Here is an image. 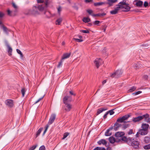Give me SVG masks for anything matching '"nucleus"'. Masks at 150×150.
Masks as SVG:
<instances>
[{"instance_id":"obj_35","label":"nucleus","mask_w":150,"mask_h":150,"mask_svg":"<svg viewBox=\"0 0 150 150\" xmlns=\"http://www.w3.org/2000/svg\"><path fill=\"white\" fill-rule=\"evenodd\" d=\"M117 6L115 9L118 11L120 8L122 9V5L118 4L117 5Z\"/></svg>"},{"instance_id":"obj_7","label":"nucleus","mask_w":150,"mask_h":150,"mask_svg":"<svg viewBox=\"0 0 150 150\" xmlns=\"http://www.w3.org/2000/svg\"><path fill=\"white\" fill-rule=\"evenodd\" d=\"M5 45L8 48V52L9 53V55L11 56L12 55V49L11 47L8 44L7 41L6 40L5 41Z\"/></svg>"},{"instance_id":"obj_28","label":"nucleus","mask_w":150,"mask_h":150,"mask_svg":"<svg viewBox=\"0 0 150 150\" xmlns=\"http://www.w3.org/2000/svg\"><path fill=\"white\" fill-rule=\"evenodd\" d=\"M43 129L42 128H40L37 131L36 135V138L40 134L42 130Z\"/></svg>"},{"instance_id":"obj_57","label":"nucleus","mask_w":150,"mask_h":150,"mask_svg":"<svg viewBox=\"0 0 150 150\" xmlns=\"http://www.w3.org/2000/svg\"><path fill=\"white\" fill-rule=\"evenodd\" d=\"M106 27L107 26L106 25H105L104 26L103 29L104 32H105Z\"/></svg>"},{"instance_id":"obj_25","label":"nucleus","mask_w":150,"mask_h":150,"mask_svg":"<svg viewBox=\"0 0 150 150\" xmlns=\"http://www.w3.org/2000/svg\"><path fill=\"white\" fill-rule=\"evenodd\" d=\"M62 18H58L56 21L55 24L56 25H60L62 21Z\"/></svg>"},{"instance_id":"obj_31","label":"nucleus","mask_w":150,"mask_h":150,"mask_svg":"<svg viewBox=\"0 0 150 150\" xmlns=\"http://www.w3.org/2000/svg\"><path fill=\"white\" fill-rule=\"evenodd\" d=\"M83 21L84 22L88 23L90 21V20L88 18L84 17L83 18Z\"/></svg>"},{"instance_id":"obj_30","label":"nucleus","mask_w":150,"mask_h":150,"mask_svg":"<svg viewBox=\"0 0 150 150\" xmlns=\"http://www.w3.org/2000/svg\"><path fill=\"white\" fill-rule=\"evenodd\" d=\"M63 62V60L61 59L60 61L59 62L57 66V68H59L61 67L62 65V63Z\"/></svg>"},{"instance_id":"obj_61","label":"nucleus","mask_w":150,"mask_h":150,"mask_svg":"<svg viewBox=\"0 0 150 150\" xmlns=\"http://www.w3.org/2000/svg\"><path fill=\"white\" fill-rule=\"evenodd\" d=\"M69 93L71 95H73L74 96L75 95V94L73 92L71 91H70Z\"/></svg>"},{"instance_id":"obj_15","label":"nucleus","mask_w":150,"mask_h":150,"mask_svg":"<svg viewBox=\"0 0 150 150\" xmlns=\"http://www.w3.org/2000/svg\"><path fill=\"white\" fill-rule=\"evenodd\" d=\"M148 130L144 129H141L139 130V133L142 135H144L147 134Z\"/></svg>"},{"instance_id":"obj_51","label":"nucleus","mask_w":150,"mask_h":150,"mask_svg":"<svg viewBox=\"0 0 150 150\" xmlns=\"http://www.w3.org/2000/svg\"><path fill=\"white\" fill-rule=\"evenodd\" d=\"M149 5L148 2L147 1H145L144 4V6L145 7H146Z\"/></svg>"},{"instance_id":"obj_54","label":"nucleus","mask_w":150,"mask_h":150,"mask_svg":"<svg viewBox=\"0 0 150 150\" xmlns=\"http://www.w3.org/2000/svg\"><path fill=\"white\" fill-rule=\"evenodd\" d=\"M100 23V21H94L93 23L95 25H97L99 24Z\"/></svg>"},{"instance_id":"obj_34","label":"nucleus","mask_w":150,"mask_h":150,"mask_svg":"<svg viewBox=\"0 0 150 150\" xmlns=\"http://www.w3.org/2000/svg\"><path fill=\"white\" fill-rule=\"evenodd\" d=\"M144 141L146 143L149 142L150 141V138L148 137H145L144 138Z\"/></svg>"},{"instance_id":"obj_26","label":"nucleus","mask_w":150,"mask_h":150,"mask_svg":"<svg viewBox=\"0 0 150 150\" xmlns=\"http://www.w3.org/2000/svg\"><path fill=\"white\" fill-rule=\"evenodd\" d=\"M12 6L13 7V8L15 9V10L14 11V12L15 13L17 12L18 11V6L13 2H12Z\"/></svg>"},{"instance_id":"obj_52","label":"nucleus","mask_w":150,"mask_h":150,"mask_svg":"<svg viewBox=\"0 0 150 150\" xmlns=\"http://www.w3.org/2000/svg\"><path fill=\"white\" fill-rule=\"evenodd\" d=\"M142 92L141 91H138L135 93H133V94L135 95H138L140 93H141Z\"/></svg>"},{"instance_id":"obj_9","label":"nucleus","mask_w":150,"mask_h":150,"mask_svg":"<svg viewBox=\"0 0 150 150\" xmlns=\"http://www.w3.org/2000/svg\"><path fill=\"white\" fill-rule=\"evenodd\" d=\"M56 117V115L55 114L51 115L48 122V124L49 125H51L54 122L55 119Z\"/></svg>"},{"instance_id":"obj_1","label":"nucleus","mask_w":150,"mask_h":150,"mask_svg":"<svg viewBox=\"0 0 150 150\" xmlns=\"http://www.w3.org/2000/svg\"><path fill=\"white\" fill-rule=\"evenodd\" d=\"M49 0H45V2L44 3V5H38L34 6L33 7L31 13L33 14H38V11H42L45 10L48 7V1Z\"/></svg>"},{"instance_id":"obj_13","label":"nucleus","mask_w":150,"mask_h":150,"mask_svg":"<svg viewBox=\"0 0 150 150\" xmlns=\"http://www.w3.org/2000/svg\"><path fill=\"white\" fill-rule=\"evenodd\" d=\"M107 2H105V4L109 5L110 6H112L117 1V0H107Z\"/></svg>"},{"instance_id":"obj_48","label":"nucleus","mask_w":150,"mask_h":150,"mask_svg":"<svg viewBox=\"0 0 150 150\" xmlns=\"http://www.w3.org/2000/svg\"><path fill=\"white\" fill-rule=\"evenodd\" d=\"M62 9H61V7L60 6H59L58 8H57V11L58 13H59V15L60 14V12L61 11Z\"/></svg>"},{"instance_id":"obj_11","label":"nucleus","mask_w":150,"mask_h":150,"mask_svg":"<svg viewBox=\"0 0 150 150\" xmlns=\"http://www.w3.org/2000/svg\"><path fill=\"white\" fill-rule=\"evenodd\" d=\"M116 121L119 123H123V125H124V127L125 129L127 128L128 127V125H124V124L126 123L127 122L125 121H124L122 117L118 118Z\"/></svg>"},{"instance_id":"obj_59","label":"nucleus","mask_w":150,"mask_h":150,"mask_svg":"<svg viewBox=\"0 0 150 150\" xmlns=\"http://www.w3.org/2000/svg\"><path fill=\"white\" fill-rule=\"evenodd\" d=\"M16 51L19 54H20V53H21V52H22L21 51L18 49H16Z\"/></svg>"},{"instance_id":"obj_33","label":"nucleus","mask_w":150,"mask_h":150,"mask_svg":"<svg viewBox=\"0 0 150 150\" xmlns=\"http://www.w3.org/2000/svg\"><path fill=\"white\" fill-rule=\"evenodd\" d=\"M118 13V11L115 8L114 10L110 11V13L112 15Z\"/></svg>"},{"instance_id":"obj_62","label":"nucleus","mask_w":150,"mask_h":150,"mask_svg":"<svg viewBox=\"0 0 150 150\" xmlns=\"http://www.w3.org/2000/svg\"><path fill=\"white\" fill-rule=\"evenodd\" d=\"M142 46L144 47H147L148 46V45L146 44H143L142 45Z\"/></svg>"},{"instance_id":"obj_17","label":"nucleus","mask_w":150,"mask_h":150,"mask_svg":"<svg viewBox=\"0 0 150 150\" xmlns=\"http://www.w3.org/2000/svg\"><path fill=\"white\" fill-rule=\"evenodd\" d=\"M134 66L135 69H138L143 67L144 66L140 62H138L134 64Z\"/></svg>"},{"instance_id":"obj_43","label":"nucleus","mask_w":150,"mask_h":150,"mask_svg":"<svg viewBox=\"0 0 150 150\" xmlns=\"http://www.w3.org/2000/svg\"><path fill=\"white\" fill-rule=\"evenodd\" d=\"M114 110V109L108 111V113H109L110 115H112L114 114V112L113 111Z\"/></svg>"},{"instance_id":"obj_37","label":"nucleus","mask_w":150,"mask_h":150,"mask_svg":"<svg viewBox=\"0 0 150 150\" xmlns=\"http://www.w3.org/2000/svg\"><path fill=\"white\" fill-rule=\"evenodd\" d=\"M26 91L24 88H23L21 90V92L22 94L23 97H24Z\"/></svg>"},{"instance_id":"obj_60","label":"nucleus","mask_w":150,"mask_h":150,"mask_svg":"<svg viewBox=\"0 0 150 150\" xmlns=\"http://www.w3.org/2000/svg\"><path fill=\"white\" fill-rule=\"evenodd\" d=\"M49 127V124H48L45 127V129L47 130V129Z\"/></svg>"},{"instance_id":"obj_18","label":"nucleus","mask_w":150,"mask_h":150,"mask_svg":"<svg viewBox=\"0 0 150 150\" xmlns=\"http://www.w3.org/2000/svg\"><path fill=\"white\" fill-rule=\"evenodd\" d=\"M0 27L3 29L5 33L7 35L8 34V31H10V30L8 29L4 25H1Z\"/></svg>"},{"instance_id":"obj_23","label":"nucleus","mask_w":150,"mask_h":150,"mask_svg":"<svg viewBox=\"0 0 150 150\" xmlns=\"http://www.w3.org/2000/svg\"><path fill=\"white\" fill-rule=\"evenodd\" d=\"M97 143L99 145L102 144L103 145H106L107 143L106 141L104 139H100L98 141Z\"/></svg>"},{"instance_id":"obj_19","label":"nucleus","mask_w":150,"mask_h":150,"mask_svg":"<svg viewBox=\"0 0 150 150\" xmlns=\"http://www.w3.org/2000/svg\"><path fill=\"white\" fill-rule=\"evenodd\" d=\"M143 4V2L140 0H137L135 3V5L137 6L141 7Z\"/></svg>"},{"instance_id":"obj_6","label":"nucleus","mask_w":150,"mask_h":150,"mask_svg":"<svg viewBox=\"0 0 150 150\" xmlns=\"http://www.w3.org/2000/svg\"><path fill=\"white\" fill-rule=\"evenodd\" d=\"M122 74V71L121 69H118L111 74L110 76L112 77L117 78L120 77Z\"/></svg>"},{"instance_id":"obj_8","label":"nucleus","mask_w":150,"mask_h":150,"mask_svg":"<svg viewBox=\"0 0 150 150\" xmlns=\"http://www.w3.org/2000/svg\"><path fill=\"white\" fill-rule=\"evenodd\" d=\"M103 62L102 59L99 58H96L94 61V63L97 68H98L100 65L102 64Z\"/></svg>"},{"instance_id":"obj_21","label":"nucleus","mask_w":150,"mask_h":150,"mask_svg":"<svg viewBox=\"0 0 150 150\" xmlns=\"http://www.w3.org/2000/svg\"><path fill=\"white\" fill-rule=\"evenodd\" d=\"M149 127V124L146 123H142L141 126L142 128L146 130H148Z\"/></svg>"},{"instance_id":"obj_50","label":"nucleus","mask_w":150,"mask_h":150,"mask_svg":"<svg viewBox=\"0 0 150 150\" xmlns=\"http://www.w3.org/2000/svg\"><path fill=\"white\" fill-rule=\"evenodd\" d=\"M72 7L75 10H78L79 8L75 4H74V6H73Z\"/></svg>"},{"instance_id":"obj_63","label":"nucleus","mask_w":150,"mask_h":150,"mask_svg":"<svg viewBox=\"0 0 150 150\" xmlns=\"http://www.w3.org/2000/svg\"><path fill=\"white\" fill-rule=\"evenodd\" d=\"M100 16H103L106 15V14L105 13H100Z\"/></svg>"},{"instance_id":"obj_49","label":"nucleus","mask_w":150,"mask_h":150,"mask_svg":"<svg viewBox=\"0 0 150 150\" xmlns=\"http://www.w3.org/2000/svg\"><path fill=\"white\" fill-rule=\"evenodd\" d=\"M44 95L42 97H41L40 98H39L38 100H37L35 103V104H36L39 102L40 100H41L44 97Z\"/></svg>"},{"instance_id":"obj_2","label":"nucleus","mask_w":150,"mask_h":150,"mask_svg":"<svg viewBox=\"0 0 150 150\" xmlns=\"http://www.w3.org/2000/svg\"><path fill=\"white\" fill-rule=\"evenodd\" d=\"M71 100V97L69 96H66L63 98V103L65 104L64 108L65 110L67 112L69 111L72 108V105L69 102Z\"/></svg>"},{"instance_id":"obj_10","label":"nucleus","mask_w":150,"mask_h":150,"mask_svg":"<svg viewBox=\"0 0 150 150\" xmlns=\"http://www.w3.org/2000/svg\"><path fill=\"white\" fill-rule=\"evenodd\" d=\"M131 7L129 6V4L127 3L124 5H122V9H123V11L125 12H128L129 11Z\"/></svg>"},{"instance_id":"obj_38","label":"nucleus","mask_w":150,"mask_h":150,"mask_svg":"<svg viewBox=\"0 0 150 150\" xmlns=\"http://www.w3.org/2000/svg\"><path fill=\"white\" fill-rule=\"evenodd\" d=\"M37 1L38 3H42L41 5H44V0H37Z\"/></svg>"},{"instance_id":"obj_41","label":"nucleus","mask_w":150,"mask_h":150,"mask_svg":"<svg viewBox=\"0 0 150 150\" xmlns=\"http://www.w3.org/2000/svg\"><path fill=\"white\" fill-rule=\"evenodd\" d=\"M7 12L8 15L10 16H12L11 13L12 11L10 10L9 9H8L7 10Z\"/></svg>"},{"instance_id":"obj_40","label":"nucleus","mask_w":150,"mask_h":150,"mask_svg":"<svg viewBox=\"0 0 150 150\" xmlns=\"http://www.w3.org/2000/svg\"><path fill=\"white\" fill-rule=\"evenodd\" d=\"M144 148L145 149H150V144L146 145L144 146Z\"/></svg>"},{"instance_id":"obj_22","label":"nucleus","mask_w":150,"mask_h":150,"mask_svg":"<svg viewBox=\"0 0 150 150\" xmlns=\"http://www.w3.org/2000/svg\"><path fill=\"white\" fill-rule=\"evenodd\" d=\"M71 53H67L63 54L61 59L64 60L65 59L68 58L70 56Z\"/></svg>"},{"instance_id":"obj_39","label":"nucleus","mask_w":150,"mask_h":150,"mask_svg":"<svg viewBox=\"0 0 150 150\" xmlns=\"http://www.w3.org/2000/svg\"><path fill=\"white\" fill-rule=\"evenodd\" d=\"M80 31L84 33H89V31L88 30H81Z\"/></svg>"},{"instance_id":"obj_3","label":"nucleus","mask_w":150,"mask_h":150,"mask_svg":"<svg viewBox=\"0 0 150 150\" xmlns=\"http://www.w3.org/2000/svg\"><path fill=\"white\" fill-rule=\"evenodd\" d=\"M125 142L135 149H138L139 147V142L132 138H127Z\"/></svg>"},{"instance_id":"obj_32","label":"nucleus","mask_w":150,"mask_h":150,"mask_svg":"<svg viewBox=\"0 0 150 150\" xmlns=\"http://www.w3.org/2000/svg\"><path fill=\"white\" fill-rule=\"evenodd\" d=\"M130 116V115H125L122 117L124 120H127Z\"/></svg>"},{"instance_id":"obj_42","label":"nucleus","mask_w":150,"mask_h":150,"mask_svg":"<svg viewBox=\"0 0 150 150\" xmlns=\"http://www.w3.org/2000/svg\"><path fill=\"white\" fill-rule=\"evenodd\" d=\"M37 145H34L32 146V147H30L29 149L30 150H34L37 147Z\"/></svg>"},{"instance_id":"obj_16","label":"nucleus","mask_w":150,"mask_h":150,"mask_svg":"<svg viewBox=\"0 0 150 150\" xmlns=\"http://www.w3.org/2000/svg\"><path fill=\"white\" fill-rule=\"evenodd\" d=\"M122 124L119 123L118 122H116L114 124V129L115 131L118 130L119 127L122 126Z\"/></svg>"},{"instance_id":"obj_46","label":"nucleus","mask_w":150,"mask_h":150,"mask_svg":"<svg viewBox=\"0 0 150 150\" xmlns=\"http://www.w3.org/2000/svg\"><path fill=\"white\" fill-rule=\"evenodd\" d=\"M74 39L76 41L79 42H82L83 41V40L81 39H79L76 38H74Z\"/></svg>"},{"instance_id":"obj_12","label":"nucleus","mask_w":150,"mask_h":150,"mask_svg":"<svg viewBox=\"0 0 150 150\" xmlns=\"http://www.w3.org/2000/svg\"><path fill=\"white\" fill-rule=\"evenodd\" d=\"M6 104L10 107H12L13 105V100L11 99H7L6 100Z\"/></svg>"},{"instance_id":"obj_5","label":"nucleus","mask_w":150,"mask_h":150,"mask_svg":"<svg viewBox=\"0 0 150 150\" xmlns=\"http://www.w3.org/2000/svg\"><path fill=\"white\" fill-rule=\"evenodd\" d=\"M143 119H144V120L145 122H148L149 121V114H146L142 115L133 118L132 119V121L134 122H139Z\"/></svg>"},{"instance_id":"obj_14","label":"nucleus","mask_w":150,"mask_h":150,"mask_svg":"<svg viewBox=\"0 0 150 150\" xmlns=\"http://www.w3.org/2000/svg\"><path fill=\"white\" fill-rule=\"evenodd\" d=\"M113 128V127H110L108 129H107L105 133V135L106 136H110L112 134L111 132L110 131L112 130Z\"/></svg>"},{"instance_id":"obj_58","label":"nucleus","mask_w":150,"mask_h":150,"mask_svg":"<svg viewBox=\"0 0 150 150\" xmlns=\"http://www.w3.org/2000/svg\"><path fill=\"white\" fill-rule=\"evenodd\" d=\"M92 1V0H85V2L86 3L90 2Z\"/></svg>"},{"instance_id":"obj_53","label":"nucleus","mask_w":150,"mask_h":150,"mask_svg":"<svg viewBox=\"0 0 150 150\" xmlns=\"http://www.w3.org/2000/svg\"><path fill=\"white\" fill-rule=\"evenodd\" d=\"M92 16L93 17H95L96 16H100V13H98L97 14H92Z\"/></svg>"},{"instance_id":"obj_47","label":"nucleus","mask_w":150,"mask_h":150,"mask_svg":"<svg viewBox=\"0 0 150 150\" xmlns=\"http://www.w3.org/2000/svg\"><path fill=\"white\" fill-rule=\"evenodd\" d=\"M86 11L89 14L91 15L92 16V13L93 12V11L91 9H88Z\"/></svg>"},{"instance_id":"obj_4","label":"nucleus","mask_w":150,"mask_h":150,"mask_svg":"<svg viewBox=\"0 0 150 150\" xmlns=\"http://www.w3.org/2000/svg\"><path fill=\"white\" fill-rule=\"evenodd\" d=\"M125 133L124 132H117L115 134L117 139V142H125L127 138L124 136Z\"/></svg>"},{"instance_id":"obj_55","label":"nucleus","mask_w":150,"mask_h":150,"mask_svg":"<svg viewBox=\"0 0 150 150\" xmlns=\"http://www.w3.org/2000/svg\"><path fill=\"white\" fill-rule=\"evenodd\" d=\"M4 15V13L1 12H0V18L3 17Z\"/></svg>"},{"instance_id":"obj_44","label":"nucleus","mask_w":150,"mask_h":150,"mask_svg":"<svg viewBox=\"0 0 150 150\" xmlns=\"http://www.w3.org/2000/svg\"><path fill=\"white\" fill-rule=\"evenodd\" d=\"M126 3L125 0H123L122 1L120 2L119 4H120V5H124L125 4H126Z\"/></svg>"},{"instance_id":"obj_45","label":"nucleus","mask_w":150,"mask_h":150,"mask_svg":"<svg viewBox=\"0 0 150 150\" xmlns=\"http://www.w3.org/2000/svg\"><path fill=\"white\" fill-rule=\"evenodd\" d=\"M45 146L42 145L39 148V150H45Z\"/></svg>"},{"instance_id":"obj_29","label":"nucleus","mask_w":150,"mask_h":150,"mask_svg":"<svg viewBox=\"0 0 150 150\" xmlns=\"http://www.w3.org/2000/svg\"><path fill=\"white\" fill-rule=\"evenodd\" d=\"M136 87L135 86H133L132 87H131L130 89H129L128 91V92H131L134 91L136 89Z\"/></svg>"},{"instance_id":"obj_64","label":"nucleus","mask_w":150,"mask_h":150,"mask_svg":"<svg viewBox=\"0 0 150 150\" xmlns=\"http://www.w3.org/2000/svg\"><path fill=\"white\" fill-rule=\"evenodd\" d=\"M100 149L101 147H97L96 148H95V149L96 150H100Z\"/></svg>"},{"instance_id":"obj_56","label":"nucleus","mask_w":150,"mask_h":150,"mask_svg":"<svg viewBox=\"0 0 150 150\" xmlns=\"http://www.w3.org/2000/svg\"><path fill=\"white\" fill-rule=\"evenodd\" d=\"M108 114V112H107L105 113L104 115L103 116V118L104 119L106 118L107 117V115Z\"/></svg>"},{"instance_id":"obj_24","label":"nucleus","mask_w":150,"mask_h":150,"mask_svg":"<svg viewBox=\"0 0 150 150\" xmlns=\"http://www.w3.org/2000/svg\"><path fill=\"white\" fill-rule=\"evenodd\" d=\"M109 140L110 142L112 144L114 143L115 142H117V139L113 137H110L109 138Z\"/></svg>"},{"instance_id":"obj_27","label":"nucleus","mask_w":150,"mask_h":150,"mask_svg":"<svg viewBox=\"0 0 150 150\" xmlns=\"http://www.w3.org/2000/svg\"><path fill=\"white\" fill-rule=\"evenodd\" d=\"M104 4H105V2L95 3L94 5L95 6H96L102 5Z\"/></svg>"},{"instance_id":"obj_36","label":"nucleus","mask_w":150,"mask_h":150,"mask_svg":"<svg viewBox=\"0 0 150 150\" xmlns=\"http://www.w3.org/2000/svg\"><path fill=\"white\" fill-rule=\"evenodd\" d=\"M69 133L68 132H66L63 135V137L62 138V139H64L66 138L69 135Z\"/></svg>"},{"instance_id":"obj_20","label":"nucleus","mask_w":150,"mask_h":150,"mask_svg":"<svg viewBox=\"0 0 150 150\" xmlns=\"http://www.w3.org/2000/svg\"><path fill=\"white\" fill-rule=\"evenodd\" d=\"M107 109L104 108H98L97 109V112H96V115H98L101 113L102 112H103L105 111Z\"/></svg>"}]
</instances>
